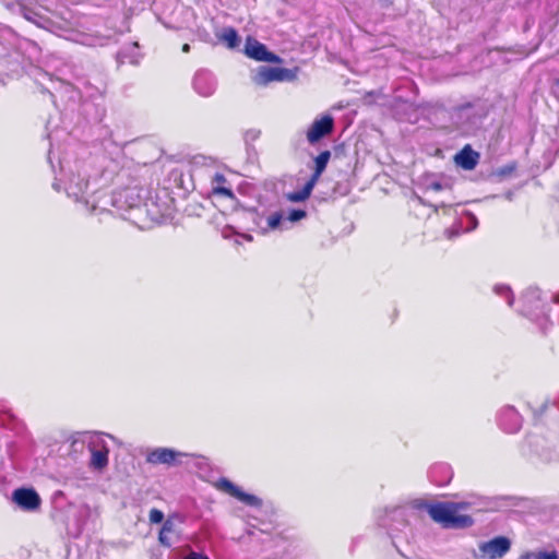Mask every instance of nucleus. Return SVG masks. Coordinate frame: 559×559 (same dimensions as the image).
Wrapping results in <instances>:
<instances>
[{
  "label": "nucleus",
  "instance_id": "1",
  "mask_svg": "<svg viewBox=\"0 0 559 559\" xmlns=\"http://www.w3.org/2000/svg\"><path fill=\"white\" fill-rule=\"evenodd\" d=\"M469 507L471 503L466 501H445L427 506V511L431 519L442 524L443 527L462 528L473 524L472 518L463 513L469 509Z\"/></svg>",
  "mask_w": 559,
  "mask_h": 559
},
{
  "label": "nucleus",
  "instance_id": "3",
  "mask_svg": "<svg viewBox=\"0 0 559 559\" xmlns=\"http://www.w3.org/2000/svg\"><path fill=\"white\" fill-rule=\"evenodd\" d=\"M20 12L25 20L35 24L36 26L62 36L61 25L52 21V19L48 15L49 11L46 8H33L21 3Z\"/></svg>",
  "mask_w": 559,
  "mask_h": 559
},
{
  "label": "nucleus",
  "instance_id": "30",
  "mask_svg": "<svg viewBox=\"0 0 559 559\" xmlns=\"http://www.w3.org/2000/svg\"><path fill=\"white\" fill-rule=\"evenodd\" d=\"M182 51H183V52H189V51H190V45H189V44H185V45L182 46Z\"/></svg>",
  "mask_w": 559,
  "mask_h": 559
},
{
  "label": "nucleus",
  "instance_id": "4",
  "mask_svg": "<svg viewBox=\"0 0 559 559\" xmlns=\"http://www.w3.org/2000/svg\"><path fill=\"white\" fill-rule=\"evenodd\" d=\"M296 72L285 68L259 67L252 75V81L260 86H265L271 82L293 81Z\"/></svg>",
  "mask_w": 559,
  "mask_h": 559
},
{
  "label": "nucleus",
  "instance_id": "11",
  "mask_svg": "<svg viewBox=\"0 0 559 559\" xmlns=\"http://www.w3.org/2000/svg\"><path fill=\"white\" fill-rule=\"evenodd\" d=\"M12 499L21 509L26 511H34L40 504V498L33 489H16L13 491Z\"/></svg>",
  "mask_w": 559,
  "mask_h": 559
},
{
  "label": "nucleus",
  "instance_id": "19",
  "mask_svg": "<svg viewBox=\"0 0 559 559\" xmlns=\"http://www.w3.org/2000/svg\"><path fill=\"white\" fill-rule=\"evenodd\" d=\"M330 156H331L330 152L324 151L316 157V159H314L316 170H314L313 175L311 176V178L309 179V181H313L314 185L317 183L321 174L324 171V169L328 165Z\"/></svg>",
  "mask_w": 559,
  "mask_h": 559
},
{
  "label": "nucleus",
  "instance_id": "23",
  "mask_svg": "<svg viewBox=\"0 0 559 559\" xmlns=\"http://www.w3.org/2000/svg\"><path fill=\"white\" fill-rule=\"evenodd\" d=\"M283 215L281 213H273L266 218V226L262 227L263 230H275L281 227Z\"/></svg>",
  "mask_w": 559,
  "mask_h": 559
},
{
  "label": "nucleus",
  "instance_id": "20",
  "mask_svg": "<svg viewBox=\"0 0 559 559\" xmlns=\"http://www.w3.org/2000/svg\"><path fill=\"white\" fill-rule=\"evenodd\" d=\"M518 559H559L556 550H538V551H525L519 556Z\"/></svg>",
  "mask_w": 559,
  "mask_h": 559
},
{
  "label": "nucleus",
  "instance_id": "16",
  "mask_svg": "<svg viewBox=\"0 0 559 559\" xmlns=\"http://www.w3.org/2000/svg\"><path fill=\"white\" fill-rule=\"evenodd\" d=\"M211 192L214 195L233 198L231 188L227 185V180L223 174L216 173L211 178Z\"/></svg>",
  "mask_w": 559,
  "mask_h": 559
},
{
  "label": "nucleus",
  "instance_id": "29",
  "mask_svg": "<svg viewBox=\"0 0 559 559\" xmlns=\"http://www.w3.org/2000/svg\"><path fill=\"white\" fill-rule=\"evenodd\" d=\"M431 188H432L433 190H437V191H438V190H440V189H441V185H440V183H438V182H435V183H432V185H431Z\"/></svg>",
  "mask_w": 559,
  "mask_h": 559
},
{
  "label": "nucleus",
  "instance_id": "14",
  "mask_svg": "<svg viewBox=\"0 0 559 559\" xmlns=\"http://www.w3.org/2000/svg\"><path fill=\"white\" fill-rule=\"evenodd\" d=\"M521 416L513 407L503 409L500 415V425L507 432H516L521 428Z\"/></svg>",
  "mask_w": 559,
  "mask_h": 559
},
{
  "label": "nucleus",
  "instance_id": "5",
  "mask_svg": "<svg viewBox=\"0 0 559 559\" xmlns=\"http://www.w3.org/2000/svg\"><path fill=\"white\" fill-rule=\"evenodd\" d=\"M188 453L180 452L170 448H155L146 455V462L153 465L175 466L181 463V459L188 456Z\"/></svg>",
  "mask_w": 559,
  "mask_h": 559
},
{
  "label": "nucleus",
  "instance_id": "9",
  "mask_svg": "<svg viewBox=\"0 0 559 559\" xmlns=\"http://www.w3.org/2000/svg\"><path fill=\"white\" fill-rule=\"evenodd\" d=\"M511 548V542L504 536L495 537L479 545L483 557L498 559L503 557Z\"/></svg>",
  "mask_w": 559,
  "mask_h": 559
},
{
  "label": "nucleus",
  "instance_id": "28",
  "mask_svg": "<svg viewBox=\"0 0 559 559\" xmlns=\"http://www.w3.org/2000/svg\"><path fill=\"white\" fill-rule=\"evenodd\" d=\"M466 218H467L469 222H472V223H473V225H472V227H471L469 229H474V228L476 227V225H477V219H476V217H475L474 215H472V214H467V215H466Z\"/></svg>",
  "mask_w": 559,
  "mask_h": 559
},
{
  "label": "nucleus",
  "instance_id": "2",
  "mask_svg": "<svg viewBox=\"0 0 559 559\" xmlns=\"http://www.w3.org/2000/svg\"><path fill=\"white\" fill-rule=\"evenodd\" d=\"M90 181L85 178V171L79 170L78 174H72L67 182L66 191L70 198H73L75 202H81L87 211L91 213L105 210L107 205L106 200H100L99 192H95L91 195L87 194ZM105 194L102 193V199H105Z\"/></svg>",
  "mask_w": 559,
  "mask_h": 559
},
{
  "label": "nucleus",
  "instance_id": "12",
  "mask_svg": "<svg viewBox=\"0 0 559 559\" xmlns=\"http://www.w3.org/2000/svg\"><path fill=\"white\" fill-rule=\"evenodd\" d=\"M193 88L199 95L209 97L213 95L216 90V81L212 73L205 70H200L194 75Z\"/></svg>",
  "mask_w": 559,
  "mask_h": 559
},
{
  "label": "nucleus",
  "instance_id": "25",
  "mask_svg": "<svg viewBox=\"0 0 559 559\" xmlns=\"http://www.w3.org/2000/svg\"><path fill=\"white\" fill-rule=\"evenodd\" d=\"M304 217H306V212L304 210H292L287 215V219L289 222H298Z\"/></svg>",
  "mask_w": 559,
  "mask_h": 559
},
{
  "label": "nucleus",
  "instance_id": "27",
  "mask_svg": "<svg viewBox=\"0 0 559 559\" xmlns=\"http://www.w3.org/2000/svg\"><path fill=\"white\" fill-rule=\"evenodd\" d=\"M183 559H209V557L200 552L191 551Z\"/></svg>",
  "mask_w": 559,
  "mask_h": 559
},
{
  "label": "nucleus",
  "instance_id": "24",
  "mask_svg": "<svg viewBox=\"0 0 559 559\" xmlns=\"http://www.w3.org/2000/svg\"><path fill=\"white\" fill-rule=\"evenodd\" d=\"M495 293L507 298V302L509 306L513 305V295L509 286L506 285H496Z\"/></svg>",
  "mask_w": 559,
  "mask_h": 559
},
{
  "label": "nucleus",
  "instance_id": "13",
  "mask_svg": "<svg viewBox=\"0 0 559 559\" xmlns=\"http://www.w3.org/2000/svg\"><path fill=\"white\" fill-rule=\"evenodd\" d=\"M524 304V313L534 316L535 310L542 309V294L537 288H528L522 296Z\"/></svg>",
  "mask_w": 559,
  "mask_h": 559
},
{
  "label": "nucleus",
  "instance_id": "21",
  "mask_svg": "<svg viewBox=\"0 0 559 559\" xmlns=\"http://www.w3.org/2000/svg\"><path fill=\"white\" fill-rule=\"evenodd\" d=\"M316 185L313 181H307L305 187L300 191L290 192L287 194V199L292 202H301L308 199L311 194V191Z\"/></svg>",
  "mask_w": 559,
  "mask_h": 559
},
{
  "label": "nucleus",
  "instance_id": "26",
  "mask_svg": "<svg viewBox=\"0 0 559 559\" xmlns=\"http://www.w3.org/2000/svg\"><path fill=\"white\" fill-rule=\"evenodd\" d=\"M164 520V513L160 510L152 509L150 511V521L152 523H160Z\"/></svg>",
  "mask_w": 559,
  "mask_h": 559
},
{
  "label": "nucleus",
  "instance_id": "22",
  "mask_svg": "<svg viewBox=\"0 0 559 559\" xmlns=\"http://www.w3.org/2000/svg\"><path fill=\"white\" fill-rule=\"evenodd\" d=\"M120 198H124L128 202L129 207H135L140 204L141 197L139 191L135 188H128L122 193L119 194Z\"/></svg>",
  "mask_w": 559,
  "mask_h": 559
},
{
  "label": "nucleus",
  "instance_id": "18",
  "mask_svg": "<svg viewBox=\"0 0 559 559\" xmlns=\"http://www.w3.org/2000/svg\"><path fill=\"white\" fill-rule=\"evenodd\" d=\"M176 535L177 530L174 521H171L170 519L166 520L163 524V527L158 536L160 544L166 547H170L174 543V536Z\"/></svg>",
  "mask_w": 559,
  "mask_h": 559
},
{
  "label": "nucleus",
  "instance_id": "8",
  "mask_svg": "<svg viewBox=\"0 0 559 559\" xmlns=\"http://www.w3.org/2000/svg\"><path fill=\"white\" fill-rule=\"evenodd\" d=\"M91 451V466L95 469H103L108 464L109 450L100 436H93L88 442Z\"/></svg>",
  "mask_w": 559,
  "mask_h": 559
},
{
  "label": "nucleus",
  "instance_id": "15",
  "mask_svg": "<svg viewBox=\"0 0 559 559\" xmlns=\"http://www.w3.org/2000/svg\"><path fill=\"white\" fill-rule=\"evenodd\" d=\"M478 158V153L474 152L469 146H465L455 155L454 160L456 165L461 166L463 169L472 170L476 167Z\"/></svg>",
  "mask_w": 559,
  "mask_h": 559
},
{
  "label": "nucleus",
  "instance_id": "31",
  "mask_svg": "<svg viewBox=\"0 0 559 559\" xmlns=\"http://www.w3.org/2000/svg\"><path fill=\"white\" fill-rule=\"evenodd\" d=\"M556 301L559 302V297H557Z\"/></svg>",
  "mask_w": 559,
  "mask_h": 559
},
{
  "label": "nucleus",
  "instance_id": "17",
  "mask_svg": "<svg viewBox=\"0 0 559 559\" xmlns=\"http://www.w3.org/2000/svg\"><path fill=\"white\" fill-rule=\"evenodd\" d=\"M217 38L226 45L229 49L239 47L240 37L237 31L233 27H225L218 34Z\"/></svg>",
  "mask_w": 559,
  "mask_h": 559
},
{
  "label": "nucleus",
  "instance_id": "7",
  "mask_svg": "<svg viewBox=\"0 0 559 559\" xmlns=\"http://www.w3.org/2000/svg\"><path fill=\"white\" fill-rule=\"evenodd\" d=\"M245 53L247 57L257 60V61H266V62H281V58L273 52H270L265 45L257 40L255 38L249 36L246 39L245 44Z\"/></svg>",
  "mask_w": 559,
  "mask_h": 559
},
{
  "label": "nucleus",
  "instance_id": "6",
  "mask_svg": "<svg viewBox=\"0 0 559 559\" xmlns=\"http://www.w3.org/2000/svg\"><path fill=\"white\" fill-rule=\"evenodd\" d=\"M215 487L218 490L238 499L239 501L243 502L247 506H250V507H260L261 506V500L258 497L250 495V493H246L238 486L233 484L227 478H219L215 483Z\"/></svg>",
  "mask_w": 559,
  "mask_h": 559
},
{
  "label": "nucleus",
  "instance_id": "10",
  "mask_svg": "<svg viewBox=\"0 0 559 559\" xmlns=\"http://www.w3.org/2000/svg\"><path fill=\"white\" fill-rule=\"evenodd\" d=\"M333 118L330 115H325L320 119L313 121L307 132V140L310 143H316L333 130Z\"/></svg>",
  "mask_w": 559,
  "mask_h": 559
}]
</instances>
